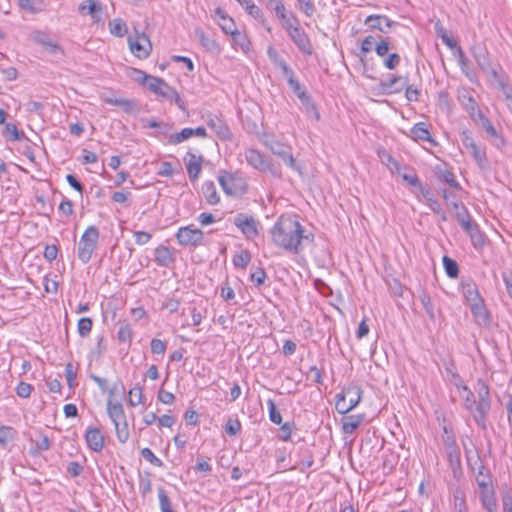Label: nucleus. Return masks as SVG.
<instances>
[{
    "label": "nucleus",
    "instance_id": "nucleus-1",
    "mask_svg": "<svg viewBox=\"0 0 512 512\" xmlns=\"http://www.w3.org/2000/svg\"><path fill=\"white\" fill-rule=\"evenodd\" d=\"M272 243L278 249L292 254H299L305 242H312L314 237L308 233L300 221L290 215H281L269 231Z\"/></svg>",
    "mask_w": 512,
    "mask_h": 512
},
{
    "label": "nucleus",
    "instance_id": "nucleus-2",
    "mask_svg": "<svg viewBox=\"0 0 512 512\" xmlns=\"http://www.w3.org/2000/svg\"><path fill=\"white\" fill-rule=\"evenodd\" d=\"M125 388L121 382L113 385L108 391L106 402V412L113 423L117 440L124 444L130 437V429L126 418L124 407L120 400L115 398V394H123Z\"/></svg>",
    "mask_w": 512,
    "mask_h": 512
},
{
    "label": "nucleus",
    "instance_id": "nucleus-3",
    "mask_svg": "<svg viewBox=\"0 0 512 512\" xmlns=\"http://www.w3.org/2000/svg\"><path fill=\"white\" fill-rule=\"evenodd\" d=\"M218 182L223 192L229 197H241L248 189L245 177L232 171H222L218 175Z\"/></svg>",
    "mask_w": 512,
    "mask_h": 512
},
{
    "label": "nucleus",
    "instance_id": "nucleus-4",
    "mask_svg": "<svg viewBox=\"0 0 512 512\" xmlns=\"http://www.w3.org/2000/svg\"><path fill=\"white\" fill-rule=\"evenodd\" d=\"M363 390L356 384L345 386L336 396L335 408L338 413L345 415L352 411L361 401Z\"/></svg>",
    "mask_w": 512,
    "mask_h": 512
},
{
    "label": "nucleus",
    "instance_id": "nucleus-5",
    "mask_svg": "<svg viewBox=\"0 0 512 512\" xmlns=\"http://www.w3.org/2000/svg\"><path fill=\"white\" fill-rule=\"evenodd\" d=\"M146 87L156 96L173 101L179 109L185 110V102L180 97L179 93L164 79L152 76Z\"/></svg>",
    "mask_w": 512,
    "mask_h": 512
},
{
    "label": "nucleus",
    "instance_id": "nucleus-6",
    "mask_svg": "<svg viewBox=\"0 0 512 512\" xmlns=\"http://www.w3.org/2000/svg\"><path fill=\"white\" fill-rule=\"evenodd\" d=\"M99 230L95 226H89L85 229L78 243V258L82 263H88L97 248L99 240Z\"/></svg>",
    "mask_w": 512,
    "mask_h": 512
},
{
    "label": "nucleus",
    "instance_id": "nucleus-7",
    "mask_svg": "<svg viewBox=\"0 0 512 512\" xmlns=\"http://www.w3.org/2000/svg\"><path fill=\"white\" fill-rule=\"evenodd\" d=\"M245 157L248 164L257 170L269 172L276 177H280L282 174L281 170L268 157L256 149H248Z\"/></svg>",
    "mask_w": 512,
    "mask_h": 512
},
{
    "label": "nucleus",
    "instance_id": "nucleus-8",
    "mask_svg": "<svg viewBox=\"0 0 512 512\" xmlns=\"http://www.w3.org/2000/svg\"><path fill=\"white\" fill-rule=\"evenodd\" d=\"M462 292L469 305L472 314L475 317L486 316V309L484 301L480 296L478 288L475 283H465L462 285Z\"/></svg>",
    "mask_w": 512,
    "mask_h": 512
},
{
    "label": "nucleus",
    "instance_id": "nucleus-9",
    "mask_svg": "<svg viewBox=\"0 0 512 512\" xmlns=\"http://www.w3.org/2000/svg\"><path fill=\"white\" fill-rule=\"evenodd\" d=\"M130 52L138 59L148 58L152 52V43L145 33H135L127 38Z\"/></svg>",
    "mask_w": 512,
    "mask_h": 512
},
{
    "label": "nucleus",
    "instance_id": "nucleus-10",
    "mask_svg": "<svg viewBox=\"0 0 512 512\" xmlns=\"http://www.w3.org/2000/svg\"><path fill=\"white\" fill-rule=\"evenodd\" d=\"M480 500L487 512H496L497 501L494 494L492 480L489 476H479L477 478Z\"/></svg>",
    "mask_w": 512,
    "mask_h": 512
},
{
    "label": "nucleus",
    "instance_id": "nucleus-11",
    "mask_svg": "<svg viewBox=\"0 0 512 512\" xmlns=\"http://www.w3.org/2000/svg\"><path fill=\"white\" fill-rule=\"evenodd\" d=\"M183 162L185 164L187 175L191 183L197 182L203 170V154L190 149L185 153Z\"/></svg>",
    "mask_w": 512,
    "mask_h": 512
},
{
    "label": "nucleus",
    "instance_id": "nucleus-12",
    "mask_svg": "<svg viewBox=\"0 0 512 512\" xmlns=\"http://www.w3.org/2000/svg\"><path fill=\"white\" fill-rule=\"evenodd\" d=\"M175 237L181 246L185 247H197L202 244L204 239V233L199 228L193 225L180 227Z\"/></svg>",
    "mask_w": 512,
    "mask_h": 512
},
{
    "label": "nucleus",
    "instance_id": "nucleus-13",
    "mask_svg": "<svg viewBox=\"0 0 512 512\" xmlns=\"http://www.w3.org/2000/svg\"><path fill=\"white\" fill-rule=\"evenodd\" d=\"M286 32L298 48L306 54L312 53V45L306 32L301 28L299 20L287 27Z\"/></svg>",
    "mask_w": 512,
    "mask_h": 512
},
{
    "label": "nucleus",
    "instance_id": "nucleus-14",
    "mask_svg": "<svg viewBox=\"0 0 512 512\" xmlns=\"http://www.w3.org/2000/svg\"><path fill=\"white\" fill-rule=\"evenodd\" d=\"M234 224L248 238H253L259 233V222L253 216L238 214Z\"/></svg>",
    "mask_w": 512,
    "mask_h": 512
},
{
    "label": "nucleus",
    "instance_id": "nucleus-15",
    "mask_svg": "<svg viewBox=\"0 0 512 512\" xmlns=\"http://www.w3.org/2000/svg\"><path fill=\"white\" fill-rule=\"evenodd\" d=\"M455 207L458 208L459 204H455ZM460 207L462 210L466 212L467 220H462L461 224L462 227L466 230V232L469 234L471 241L476 248H482L485 244V235L483 232L480 231L478 226L473 223L469 215L467 214V211L463 204H460Z\"/></svg>",
    "mask_w": 512,
    "mask_h": 512
},
{
    "label": "nucleus",
    "instance_id": "nucleus-16",
    "mask_svg": "<svg viewBox=\"0 0 512 512\" xmlns=\"http://www.w3.org/2000/svg\"><path fill=\"white\" fill-rule=\"evenodd\" d=\"M84 439L88 448L94 452H101L105 446V437L97 427H88Z\"/></svg>",
    "mask_w": 512,
    "mask_h": 512
},
{
    "label": "nucleus",
    "instance_id": "nucleus-17",
    "mask_svg": "<svg viewBox=\"0 0 512 512\" xmlns=\"http://www.w3.org/2000/svg\"><path fill=\"white\" fill-rule=\"evenodd\" d=\"M463 145L469 150L472 157L479 163L483 164L486 160V152L483 148L477 145L471 133L465 130L461 133Z\"/></svg>",
    "mask_w": 512,
    "mask_h": 512
},
{
    "label": "nucleus",
    "instance_id": "nucleus-18",
    "mask_svg": "<svg viewBox=\"0 0 512 512\" xmlns=\"http://www.w3.org/2000/svg\"><path fill=\"white\" fill-rule=\"evenodd\" d=\"M270 2L273 4L275 15L284 29L298 20L292 12L287 10L282 0H270Z\"/></svg>",
    "mask_w": 512,
    "mask_h": 512
},
{
    "label": "nucleus",
    "instance_id": "nucleus-19",
    "mask_svg": "<svg viewBox=\"0 0 512 512\" xmlns=\"http://www.w3.org/2000/svg\"><path fill=\"white\" fill-rule=\"evenodd\" d=\"M409 137L416 142L426 141L434 146L437 145V142L433 139L431 135L428 124H426L425 122H418L414 124V126L410 130Z\"/></svg>",
    "mask_w": 512,
    "mask_h": 512
},
{
    "label": "nucleus",
    "instance_id": "nucleus-20",
    "mask_svg": "<svg viewBox=\"0 0 512 512\" xmlns=\"http://www.w3.org/2000/svg\"><path fill=\"white\" fill-rule=\"evenodd\" d=\"M364 414L346 415L342 418L341 429L345 435L353 434L364 422Z\"/></svg>",
    "mask_w": 512,
    "mask_h": 512
},
{
    "label": "nucleus",
    "instance_id": "nucleus-21",
    "mask_svg": "<svg viewBox=\"0 0 512 512\" xmlns=\"http://www.w3.org/2000/svg\"><path fill=\"white\" fill-rule=\"evenodd\" d=\"M284 70H285V72L290 73L288 83H289V86L294 91V93L297 95V97L304 104H311V107L313 108V110H316V107L313 103H311L310 97L308 96L305 88L300 84V82L297 79L294 78L292 71L289 70L287 66H284Z\"/></svg>",
    "mask_w": 512,
    "mask_h": 512
},
{
    "label": "nucleus",
    "instance_id": "nucleus-22",
    "mask_svg": "<svg viewBox=\"0 0 512 512\" xmlns=\"http://www.w3.org/2000/svg\"><path fill=\"white\" fill-rule=\"evenodd\" d=\"M365 24L372 30L384 32L385 29L392 27L393 21L385 15L372 14L366 17Z\"/></svg>",
    "mask_w": 512,
    "mask_h": 512
},
{
    "label": "nucleus",
    "instance_id": "nucleus-23",
    "mask_svg": "<svg viewBox=\"0 0 512 512\" xmlns=\"http://www.w3.org/2000/svg\"><path fill=\"white\" fill-rule=\"evenodd\" d=\"M201 193L209 205H217L221 201L220 194L217 191L216 185L213 181H204L201 186Z\"/></svg>",
    "mask_w": 512,
    "mask_h": 512
},
{
    "label": "nucleus",
    "instance_id": "nucleus-24",
    "mask_svg": "<svg viewBox=\"0 0 512 512\" xmlns=\"http://www.w3.org/2000/svg\"><path fill=\"white\" fill-rule=\"evenodd\" d=\"M271 151L275 156L279 157L290 168L294 170H299L296 160L293 157V154L289 147H285V145L283 144H278V148L271 147Z\"/></svg>",
    "mask_w": 512,
    "mask_h": 512
},
{
    "label": "nucleus",
    "instance_id": "nucleus-25",
    "mask_svg": "<svg viewBox=\"0 0 512 512\" xmlns=\"http://www.w3.org/2000/svg\"><path fill=\"white\" fill-rule=\"evenodd\" d=\"M215 15L218 18L217 23L224 33L230 34L235 29H237V25L234 19L231 16H229L223 9L216 8Z\"/></svg>",
    "mask_w": 512,
    "mask_h": 512
},
{
    "label": "nucleus",
    "instance_id": "nucleus-26",
    "mask_svg": "<svg viewBox=\"0 0 512 512\" xmlns=\"http://www.w3.org/2000/svg\"><path fill=\"white\" fill-rule=\"evenodd\" d=\"M406 86V80L401 76L392 77L387 82H382L380 88L384 94L400 93Z\"/></svg>",
    "mask_w": 512,
    "mask_h": 512
},
{
    "label": "nucleus",
    "instance_id": "nucleus-27",
    "mask_svg": "<svg viewBox=\"0 0 512 512\" xmlns=\"http://www.w3.org/2000/svg\"><path fill=\"white\" fill-rule=\"evenodd\" d=\"M229 35L232 38L233 48L235 50H241L245 53L250 50L251 42L249 37L245 33L239 31L238 28Z\"/></svg>",
    "mask_w": 512,
    "mask_h": 512
},
{
    "label": "nucleus",
    "instance_id": "nucleus-28",
    "mask_svg": "<svg viewBox=\"0 0 512 512\" xmlns=\"http://www.w3.org/2000/svg\"><path fill=\"white\" fill-rule=\"evenodd\" d=\"M128 405L132 408L138 407L144 404L145 394L144 389L139 384L134 385L127 392Z\"/></svg>",
    "mask_w": 512,
    "mask_h": 512
},
{
    "label": "nucleus",
    "instance_id": "nucleus-29",
    "mask_svg": "<svg viewBox=\"0 0 512 512\" xmlns=\"http://www.w3.org/2000/svg\"><path fill=\"white\" fill-rule=\"evenodd\" d=\"M155 261L158 265L166 267L174 262V257L168 247L160 245L155 249Z\"/></svg>",
    "mask_w": 512,
    "mask_h": 512
},
{
    "label": "nucleus",
    "instance_id": "nucleus-30",
    "mask_svg": "<svg viewBox=\"0 0 512 512\" xmlns=\"http://www.w3.org/2000/svg\"><path fill=\"white\" fill-rule=\"evenodd\" d=\"M2 134L10 142L20 141L24 136V133L13 123H5Z\"/></svg>",
    "mask_w": 512,
    "mask_h": 512
},
{
    "label": "nucleus",
    "instance_id": "nucleus-31",
    "mask_svg": "<svg viewBox=\"0 0 512 512\" xmlns=\"http://www.w3.org/2000/svg\"><path fill=\"white\" fill-rule=\"evenodd\" d=\"M34 446L31 448L30 453L37 455L43 451H47L50 448V440L46 435L39 434L36 439H32Z\"/></svg>",
    "mask_w": 512,
    "mask_h": 512
},
{
    "label": "nucleus",
    "instance_id": "nucleus-32",
    "mask_svg": "<svg viewBox=\"0 0 512 512\" xmlns=\"http://www.w3.org/2000/svg\"><path fill=\"white\" fill-rule=\"evenodd\" d=\"M127 74L137 83H139L142 86H147L150 78H152V75L147 74L146 72L134 68V67H128L127 68Z\"/></svg>",
    "mask_w": 512,
    "mask_h": 512
},
{
    "label": "nucleus",
    "instance_id": "nucleus-33",
    "mask_svg": "<svg viewBox=\"0 0 512 512\" xmlns=\"http://www.w3.org/2000/svg\"><path fill=\"white\" fill-rule=\"evenodd\" d=\"M108 28L110 33L116 37H123L128 30L126 23L120 18L110 21L108 23Z\"/></svg>",
    "mask_w": 512,
    "mask_h": 512
},
{
    "label": "nucleus",
    "instance_id": "nucleus-34",
    "mask_svg": "<svg viewBox=\"0 0 512 512\" xmlns=\"http://www.w3.org/2000/svg\"><path fill=\"white\" fill-rule=\"evenodd\" d=\"M251 260V255L247 250H240L233 256V264L236 268L245 269Z\"/></svg>",
    "mask_w": 512,
    "mask_h": 512
},
{
    "label": "nucleus",
    "instance_id": "nucleus-35",
    "mask_svg": "<svg viewBox=\"0 0 512 512\" xmlns=\"http://www.w3.org/2000/svg\"><path fill=\"white\" fill-rule=\"evenodd\" d=\"M192 137V128H183L181 131L173 133L169 136L168 143L178 145Z\"/></svg>",
    "mask_w": 512,
    "mask_h": 512
},
{
    "label": "nucleus",
    "instance_id": "nucleus-36",
    "mask_svg": "<svg viewBox=\"0 0 512 512\" xmlns=\"http://www.w3.org/2000/svg\"><path fill=\"white\" fill-rule=\"evenodd\" d=\"M247 14L255 18L256 20L265 22L264 14L262 10L254 3L253 0H248L243 6Z\"/></svg>",
    "mask_w": 512,
    "mask_h": 512
},
{
    "label": "nucleus",
    "instance_id": "nucleus-37",
    "mask_svg": "<svg viewBox=\"0 0 512 512\" xmlns=\"http://www.w3.org/2000/svg\"><path fill=\"white\" fill-rule=\"evenodd\" d=\"M101 9V3L97 0H87L82 2L78 7V10L81 14L90 15H93L95 12L100 11Z\"/></svg>",
    "mask_w": 512,
    "mask_h": 512
},
{
    "label": "nucleus",
    "instance_id": "nucleus-38",
    "mask_svg": "<svg viewBox=\"0 0 512 512\" xmlns=\"http://www.w3.org/2000/svg\"><path fill=\"white\" fill-rule=\"evenodd\" d=\"M103 100L109 105L122 107L125 111H131L135 106L132 100L125 98H104Z\"/></svg>",
    "mask_w": 512,
    "mask_h": 512
},
{
    "label": "nucleus",
    "instance_id": "nucleus-39",
    "mask_svg": "<svg viewBox=\"0 0 512 512\" xmlns=\"http://www.w3.org/2000/svg\"><path fill=\"white\" fill-rule=\"evenodd\" d=\"M443 265L446 274L451 278H456L459 273L458 265L455 260L451 259L448 256H444L443 259Z\"/></svg>",
    "mask_w": 512,
    "mask_h": 512
},
{
    "label": "nucleus",
    "instance_id": "nucleus-40",
    "mask_svg": "<svg viewBox=\"0 0 512 512\" xmlns=\"http://www.w3.org/2000/svg\"><path fill=\"white\" fill-rule=\"evenodd\" d=\"M93 322L89 317H83L78 320L77 331L80 336L85 337L90 334L92 330Z\"/></svg>",
    "mask_w": 512,
    "mask_h": 512
},
{
    "label": "nucleus",
    "instance_id": "nucleus-41",
    "mask_svg": "<svg viewBox=\"0 0 512 512\" xmlns=\"http://www.w3.org/2000/svg\"><path fill=\"white\" fill-rule=\"evenodd\" d=\"M141 456L155 467H162L163 462L158 458L150 448H143L141 450Z\"/></svg>",
    "mask_w": 512,
    "mask_h": 512
},
{
    "label": "nucleus",
    "instance_id": "nucleus-42",
    "mask_svg": "<svg viewBox=\"0 0 512 512\" xmlns=\"http://www.w3.org/2000/svg\"><path fill=\"white\" fill-rule=\"evenodd\" d=\"M157 400L164 405H172L175 402L176 397L172 392L160 387L157 392Z\"/></svg>",
    "mask_w": 512,
    "mask_h": 512
},
{
    "label": "nucleus",
    "instance_id": "nucleus-43",
    "mask_svg": "<svg viewBox=\"0 0 512 512\" xmlns=\"http://www.w3.org/2000/svg\"><path fill=\"white\" fill-rule=\"evenodd\" d=\"M242 429L241 422L238 419H228L225 423V431L230 436H235L240 433Z\"/></svg>",
    "mask_w": 512,
    "mask_h": 512
},
{
    "label": "nucleus",
    "instance_id": "nucleus-44",
    "mask_svg": "<svg viewBox=\"0 0 512 512\" xmlns=\"http://www.w3.org/2000/svg\"><path fill=\"white\" fill-rule=\"evenodd\" d=\"M18 397L26 399L31 396L33 386L27 382H19L15 388Z\"/></svg>",
    "mask_w": 512,
    "mask_h": 512
},
{
    "label": "nucleus",
    "instance_id": "nucleus-45",
    "mask_svg": "<svg viewBox=\"0 0 512 512\" xmlns=\"http://www.w3.org/2000/svg\"><path fill=\"white\" fill-rule=\"evenodd\" d=\"M268 410H269V418L270 421L274 424L280 425L282 423L281 413L277 410L276 405L273 400L267 401Z\"/></svg>",
    "mask_w": 512,
    "mask_h": 512
},
{
    "label": "nucleus",
    "instance_id": "nucleus-46",
    "mask_svg": "<svg viewBox=\"0 0 512 512\" xmlns=\"http://www.w3.org/2000/svg\"><path fill=\"white\" fill-rule=\"evenodd\" d=\"M133 331L128 324L122 325L119 328L117 337L121 343H130L132 340Z\"/></svg>",
    "mask_w": 512,
    "mask_h": 512
},
{
    "label": "nucleus",
    "instance_id": "nucleus-47",
    "mask_svg": "<svg viewBox=\"0 0 512 512\" xmlns=\"http://www.w3.org/2000/svg\"><path fill=\"white\" fill-rule=\"evenodd\" d=\"M158 498H159L160 509L162 512H173L169 498L163 489H160L158 491Z\"/></svg>",
    "mask_w": 512,
    "mask_h": 512
},
{
    "label": "nucleus",
    "instance_id": "nucleus-48",
    "mask_svg": "<svg viewBox=\"0 0 512 512\" xmlns=\"http://www.w3.org/2000/svg\"><path fill=\"white\" fill-rule=\"evenodd\" d=\"M175 173L174 166L171 162L164 161L158 170V175L162 177H172Z\"/></svg>",
    "mask_w": 512,
    "mask_h": 512
},
{
    "label": "nucleus",
    "instance_id": "nucleus-49",
    "mask_svg": "<svg viewBox=\"0 0 512 512\" xmlns=\"http://www.w3.org/2000/svg\"><path fill=\"white\" fill-rule=\"evenodd\" d=\"M150 347L153 354L163 355L166 351V344L160 339H152Z\"/></svg>",
    "mask_w": 512,
    "mask_h": 512
},
{
    "label": "nucleus",
    "instance_id": "nucleus-50",
    "mask_svg": "<svg viewBox=\"0 0 512 512\" xmlns=\"http://www.w3.org/2000/svg\"><path fill=\"white\" fill-rule=\"evenodd\" d=\"M65 375H66V380H67L68 386L70 388H73L75 386L76 371L74 370L72 363L66 364Z\"/></svg>",
    "mask_w": 512,
    "mask_h": 512
},
{
    "label": "nucleus",
    "instance_id": "nucleus-51",
    "mask_svg": "<svg viewBox=\"0 0 512 512\" xmlns=\"http://www.w3.org/2000/svg\"><path fill=\"white\" fill-rule=\"evenodd\" d=\"M405 88V97L410 102H417L420 97V91L413 86H408L406 84Z\"/></svg>",
    "mask_w": 512,
    "mask_h": 512
},
{
    "label": "nucleus",
    "instance_id": "nucleus-52",
    "mask_svg": "<svg viewBox=\"0 0 512 512\" xmlns=\"http://www.w3.org/2000/svg\"><path fill=\"white\" fill-rule=\"evenodd\" d=\"M295 428L294 423L292 422H286L281 425L280 429L282 432L281 439L285 442L289 441L291 439L292 432Z\"/></svg>",
    "mask_w": 512,
    "mask_h": 512
},
{
    "label": "nucleus",
    "instance_id": "nucleus-53",
    "mask_svg": "<svg viewBox=\"0 0 512 512\" xmlns=\"http://www.w3.org/2000/svg\"><path fill=\"white\" fill-rule=\"evenodd\" d=\"M420 301L426 311L427 314L430 315V317H434V309L431 301V297L427 293H423L420 296Z\"/></svg>",
    "mask_w": 512,
    "mask_h": 512
},
{
    "label": "nucleus",
    "instance_id": "nucleus-54",
    "mask_svg": "<svg viewBox=\"0 0 512 512\" xmlns=\"http://www.w3.org/2000/svg\"><path fill=\"white\" fill-rule=\"evenodd\" d=\"M133 235L135 238V243L137 245H145L152 238V235L149 232H145V231H135Z\"/></svg>",
    "mask_w": 512,
    "mask_h": 512
},
{
    "label": "nucleus",
    "instance_id": "nucleus-55",
    "mask_svg": "<svg viewBox=\"0 0 512 512\" xmlns=\"http://www.w3.org/2000/svg\"><path fill=\"white\" fill-rule=\"evenodd\" d=\"M58 247L57 245H46L44 248L43 256L48 261H53L58 256Z\"/></svg>",
    "mask_w": 512,
    "mask_h": 512
},
{
    "label": "nucleus",
    "instance_id": "nucleus-56",
    "mask_svg": "<svg viewBox=\"0 0 512 512\" xmlns=\"http://www.w3.org/2000/svg\"><path fill=\"white\" fill-rule=\"evenodd\" d=\"M184 420L188 425L195 426L199 422V414L196 410L189 409L184 413Z\"/></svg>",
    "mask_w": 512,
    "mask_h": 512
},
{
    "label": "nucleus",
    "instance_id": "nucleus-57",
    "mask_svg": "<svg viewBox=\"0 0 512 512\" xmlns=\"http://www.w3.org/2000/svg\"><path fill=\"white\" fill-rule=\"evenodd\" d=\"M157 420L159 428H171L175 423V418L170 414H164Z\"/></svg>",
    "mask_w": 512,
    "mask_h": 512
},
{
    "label": "nucleus",
    "instance_id": "nucleus-58",
    "mask_svg": "<svg viewBox=\"0 0 512 512\" xmlns=\"http://www.w3.org/2000/svg\"><path fill=\"white\" fill-rule=\"evenodd\" d=\"M399 63L400 56L397 53L389 54L388 57L384 60L385 67L390 70L395 69Z\"/></svg>",
    "mask_w": 512,
    "mask_h": 512
},
{
    "label": "nucleus",
    "instance_id": "nucleus-59",
    "mask_svg": "<svg viewBox=\"0 0 512 512\" xmlns=\"http://www.w3.org/2000/svg\"><path fill=\"white\" fill-rule=\"evenodd\" d=\"M12 428L7 426L0 427V444L5 446L12 438Z\"/></svg>",
    "mask_w": 512,
    "mask_h": 512
},
{
    "label": "nucleus",
    "instance_id": "nucleus-60",
    "mask_svg": "<svg viewBox=\"0 0 512 512\" xmlns=\"http://www.w3.org/2000/svg\"><path fill=\"white\" fill-rule=\"evenodd\" d=\"M59 211L65 216L72 215L74 212L73 203L68 199L62 200L59 205Z\"/></svg>",
    "mask_w": 512,
    "mask_h": 512
},
{
    "label": "nucleus",
    "instance_id": "nucleus-61",
    "mask_svg": "<svg viewBox=\"0 0 512 512\" xmlns=\"http://www.w3.org/2000/svg\"><path fill=\"white\" fill-rule=\"evenodd\" d=\"M299 3V8L303 11L307 16H311L314 12V5L312 0H297Z\"/></svg>",
    "mask_w": 512,
    "mask_h": 512
},
{
    "label": "nucleus",
    "instance_id": "nucleus-62",
    "mask_svg": "<svg viewBox=\"0 0 512 512\" xmlns=\"http://www.w3.org/2000/svg\"><path fill=\"white\" fill-rule=\"evenodd\" d=\"M443 179L446 183H448L452 188L460 189L459 183L456 180V176L452 171H444Z\"/></svg>",
    "mask_w": 512,
    "mask_h": 512
},
{
    "label": "nucleus",
    "instance_id": "nucleus-63",
    "mask_svg": "<svg viewBox=\"0 0 512 512\" xmlns=\"http://www.w3.org/2000/svg\"><path fill=\"white\" fill-rule=\"evenodd\" d=\"M267 278L266 272L263 269H258L254 273L251 274V280L255 284L262 285Z\"/></svg>",
    "mask_w": 512,
    "mask_h": 512
},
{
    "label": "nucleus",
    "instance_id": "nucleus-64",
    "mask_svg": "<svg viewBox=\"0 0 512 512\" xmlns=\"http://www.w3.org/2000/svg\"><path fill=\"white\" fill-rule=\"evenodd\" d=\"M374 43L375 39L372 35H368L367 37H365L361 44V52L363 54L370 52L372 50Z\"/></svg>",
    "mask_w": 512,
    "mask_h": 512
}]
</instances>
